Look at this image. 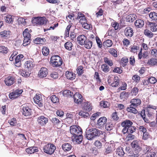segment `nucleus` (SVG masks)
I'll return each instance as SVG.
<instances>
[{"label":"nucleus","instance_id":"1","mask_svg":"<svg viewBox=\"0 0 157 157\" xmlns=\"http://www.w3.org/2000/svg\"><path fill=\"white\" fill-rule=\"evenodd\" d=\"M86 137L89 140H92L96 137L102 134V132L96 128H92L86 129Z\"/></svg>","mask_w":157,"mask_h":157},{"label":"nucleus","instance_id":"2","mask_svg":"<svg viewBox=\"0 0 157 157\" xmlns=\"http://www.w3.org/2000/svg\"><path fill=\"white\" fill-rule=\"evenodd\" d=\"M70 131L72 136H75L82 133V130L81 128L76 125H73L70 127Z\"/></svg>","mask_w":157,"mask_h":157},{"label":"nucleus","instance_id":"3","mask_svg":"<svg viewBox=\"0 0 157 157\" xmlns=\"http://www.w3.org/2000/svg\"><path fill=\"white\" fill-rule=\"evenodd\" d=\"M51 63L55 67L60 66L63 63V60L58 55L52 56L51 58Z\"/></svg>","mask_w":157,"mask_h":157},{"label":"nucleus","instance_id":"4","mask_svg":"<svg viewBox=\"0 0 157 157\" xmlns=\"http://www.w3.org/2000/svg\"><path fill=\"white\" fill-rule=\"evenodd\" d=\"M23 35L24 38L23 45L24 46H26L30 43L31 41V35L29 33L28 29L27 28L25 29L23 32Z\"/></svg>","mask_w":157,"mask_h":157},{"label":"nucleus","instance_id":"5","mask_svg":"<svg viewBox=\"0 0 157 157\" xmlns=\"http://www.w3.org/2000/svg\"><path fill=\"white\" fill-rule=\"evenodd\" d=\"M33 23L40 25H45L47 21L45 17H36L34 18L32 20Z\"/></svg>","mask_w":157,"mask_h":157},{"label":"nucleus","instance_id":"6","mask_svg":"<svg viewBox=\"0 0 157 157\" xmlns=\"http://www.w3.org/2000/svg\"><path fill=\"white\" fill-rule=\"evenodd\" d=\"M32 109L27 105H23L22 109V114L26 117H29L32 115Z\"/></svg>","mask_w":157,"mask_h":157},{"label":"nucleus","instance_id":"7","mask_svg":"<svg viewBox=\"0 0 157 157\" xmlns=\"http://www.w3.org/2000/svg\"><path fill=\"white\" fill-rule=\"evenodd\" d=\"M23 92L22 90L17 89L12 92L9 94V98L12 100L17 98Z\"/></svg>","mask_w":157,"mask_h":157},{"label":"nucleus","instance_id":"8","mask_svg":"<svg viewBox=\"0 0 157 157\" xmlns=\"http://www.w3.org/2000/svg\"><path fill=\"white\" fill-rule=\"evenodd\" d=\"M73 97L75 102L77 104H80L83 100L82 95L78 93H75Z\"/></svg>","mask_w":157,"mask_h":157},{"label":"nucleus","instance_id":"9","mask_svg":"<svg viewBox=\"0 0 157 157\" xmlns=\"http://www.w3.org/2000/svg\"><path fill=\"white\" fill-rule=\"evenodd\" d=\"M82 134L75 136H72V139L74 144H80L82 141Z\"/></svg>","mask_w":157,"mask_h":157},{"label":"nucleus","instance_id":"10","mask_svg":"<svg viewBox=\"0 0 157 157\" xmlns=\"http://www.w3.org/2000/svg\"><path fill=\"white\" fill-rule=\"evenodd\" d=\"M125 150V153L131 157H137L138 154H135L133 152V148H124Z\"/></svg>","mask_w":157,"mask_h":157},{"label":"nucleus","instance_id":"11","mask_svg":"<svg viewBox=\"0 0 157 157\" xmlns=\"http://www.w3.org/2000/svg\"><path fill=\"white\" fill-rule=\"evenodd\" d=\"M133 123L130 120H126L122 122L121 124V125L124 127V128L122 130V132L125 131L126 130L130 127L131 125H132Z\"/></svg>","mask_w":157,"mask_h":157},{"label":"nucleus","instance_id":"12","mask_svg":"<svg viewBox=\"0 0 157 157\" xmlns=\"http://www.w3.org/2000/svg\"><path fill=\"white\" fill-rule=\"evenodd\" d=\"M33 100L34 102L37 104L40 107L43 106V100L40 95H36L34 97Z\"/></svg>","mask_w":157,"mask_h":157},{"label":"nucleus","instance_id":"13","mask_svg":"<svg viewBox=\"0 0 157 157\" xmlns=\"http://www.w3.org/2000/svg\"><path fill=\"white\" fill-rule=\"evenodd\" d=\"M38 124L41 125H44L48 122V119L44 116L39 117L37 119Z\"/></svg>","mask_w":157,"mask_h":157},{"label":"nucleus","instance_id":"14","mask_svg":"<svg viewBox=\"0 0 157 157\" xmlns=\"http://www.w3.org/2000/svg\"><path fill=\"white\" fill-rule=\"evenodd\" d=\"M48 74V70L47 68L44 67H42L38 73V75L40 78H44L46 77Z\"/></svg>","mask_w":157,"mask_h":157},{"label":"nucleus","instance_id":"15","mask_svg":"<svg viewBox=\"0 0 157 157\" xmlns=\"http://www.w3.org/2000/svg\"><path fill=\"white\" fill-rule=\"evenodd\" d=\"M124 32L125 36L129 37L133 36L134 33L132 29L129 26L127 27L125 29Z\"/></svg>","mask_w":157,"mask_h":157},{"label":"nucleus","instance_id":"16","mask_svg":"<svg viewBox=\"0 0 157 157\" xmlns=\"http://www.w3.org/2000/svg\"><path fill=\"white\" fill-rule=\"evenodd\" d=\"M87 40V37L83 35L78 36L77 38V41L78 44L83 45Z\"/></svg>","mask_w":157,"mask_h":157},{"label":"nucleus","instance_id":"17","mask_svg":"<svg viewBox=\"0 0 157 157\" xmlns=\"http://www.w3.org/2000/svg\"><path fill=\"white\" fill-rule=\"evenodd\" d=\"M4 82L7 86H11L14 83L15 79L12 76H9L5 79Z\"/></svg>","mask_w":157,"mask_h":157},{"label":"nucleus","instance_id":"18","mask_svg":"<svg viewBox=\"0 0 157 157\" xmlns=\"http://www.w3.org/2000/svg\"><path fill=\"white\" fill-rule=\"evenodd\" d=\"M107 118L105 117H100L98 121V125L99 127H103L107 121Z\"/></svg>","mask_w":157,"mask_h":157},{"label":"nucleus","instance_id":"19","mask_svg":"<svg viewBox=\"0 0 157 157\" xmlns=\"http://www.w3.org/2000/svg\"><path fill=\"white\" fill-rule=\"evenodd\" d=\"M25 69L26 70H31L34 66L32 61L28 60L25 63Z\"/></svg>","mask_w":157,"mask_h":157},{"label":"nucleus","instance_id":"20","mask_svg":"<svg viewBox=\"0 0 157 157\" xmlns=\"http://www.w3.org/2000/svg\"><path fill=\"white\" fill-rule=\"evenodd\" d=\"M66 76L68 79L72 80L75 79V75L73 72L67 71L66 72Z\"/></svg>","mask_w":157,"mask_h":157},{"label":"nucleus","instance_id":"21","mask_svg":"<svg viewBox=\"0 0 157 157\" xmlns=\"http://www.w3.org/2000/svg\"><path fill=\"white\" fill-rule=\"evenodd\" d=\"M136 16L134 13L131 14L126 17L127 21L129 22H132L136 19Z\"/></svg>","mask_w":157,"mask_h":157},{"label":"nucleus","instance_id":"22","mask_svg":"<svg viewBox=\"0 0 157 157\" xmlns=\"http://www.w3.org/2000/svg\"><path fill=\"white\" fill-rule=\"evenodd\" d=\"M136 129V128L135 127L131 125L130 127H129L125 131H123V132L125 134L126 133H132L134 132H135Z\"/></svg>","mask_w":157,"mask_h":157},{"label":"nucleus","instance_id":"23","mask_svg":"<svg viewBox=\"0 0 157 157\" xmlns=\"http://www.w3.org/2000/svg\"><path fill=\"white\" fill-rule=\"evenodd\" d=\"M130 103L133 106L136 107L141 103V101L140 99H133L131 101Z\"/></svg>","mask_w":157,"mask_h":157},{"label":"nucleus","instance_id":"24","mask_svg":"<svg viewBox=\"0 0 157 157\" xmlns=\"http://www.w3.org/2000/svg\"><path fill=\"white\" fill-rule=\"evenodd\" d=\"M44 152L48 154H52L56 148H42Z\"/></svg>","mask_w":157,"mask_h":157},{"label":"nucleus","instance_id":"25","mask_svg":"<svg viewBox=\"0 0 157 157\" xmlns=\"http://www.w3.org/2000/svg\"><path fill=\"white\" fill-rule=\"evenodd\" d=\"M144 25V21L141 19L136 20L135 23V25L137 27L141 28Z\"/></svg>","mask_w":157,"mask_h":157},{"label":"nucleus","instance_id":"26","mask_svg":"<svg viewBox=\"0 0 157 157\" xmlns=\"http://www.w3.org/2000/svg\"><path fill=\"white\" fill-rule=\"evenodd\" d=\"M46 41V39L44 38H41L40 37H37L35 39L34 41V42L35 44H43Z\"/></svg>","mask_w":157,"mask_h":157},{"label":"nucleus","instance_id":"27","mask_svg":"<svg viewBox=\"0 0 157 157\" xmlns=\"http://www.w3.org/2000/svg\"><path fill=\"white\" fill-rule=\"evenodd\" d=\"M109 53L114 57L117 56V52L116 49L113 48L109 49L108 50Z\"/></svg>","mask_w":157,"mask_h":157},{"label":"nucleus","instance_id":"28","mask_svg":"<svg viewBox=\"0 0 157 157\" xmlns=\"http://www.w3.org/2000/svg\"><path fill=\"white\" fill-rule=\"evenodd\" d=\"M11 32L9 31L4 30L0 33V35L2 37L8 38L10 36Z\"/></svg>","mask_w":157,"mask_h":157},{"label":"nucleus","instance_id":"29","mask_svg":"<svg viewBox=\"0 0 157 157\" xmlns=\"http://www.w3.org/2000/svg\"><path fill=\"white\" fill-rule=\"evenodd\" d=\"M92 42L89 40H86L85 43L83 45H84V47L88 49H90L92 46Z\"/></svg>","mask_w":157,"mask_h":157},{"label":"nucleus","instance_id":"30","mask_svg":"<svg viewBox=\"0 0 157 157\" xmlns=\"http://www.w3.org/2000/svg\"><path fill=\"white\" fill-rule=\"evenodd\" d=\"M132 105H130L129 107L127 108L126 110L128 112L132 113L134 114L137 113V110L134 107H132Z\"/></svg>","mask_w":157,"mask_h":157},{"label":"nucleus","instance_id":"31","mask_svg":"<svg viewBox=\"0 0 157 157\" xmlns=\"http://www.w3.org/2000/svg\"><path fill=\"white\" fill-rule=\"evenodd\" d=\"M78 114L79 116L82 117L84 118H89L90 117V114L84 111H81Z\"/></svg>","mask_w":157,"mask_h":157},{"label":"nucleus","instance_id":"32","mask_svg":"<svg viewBox=\"0 0 157 157\" xmlns=\"http://www.w3.org/2000/svg\"><path fill=\"white\" fill-rule=\"evenodd\" d=\"M113 44V43L111 40L108 39L104 41L103 43V45L105 48H108L111 47Z\"/></svg>","mask_w":157,"mask_h":157},{"label":"nucleus","instance_id":"33","mask_svg":"<svg viewBox=\"0 0 157 157\" xmlns=\"http://www.w3.org/2000/svg\"><path fill=\"white\" fill-rule=\"evenodd\" d=\"M34 148H27L25 151L27 153L32 154L35 152H38V150L37 149H34Z\"/></svg>","mask_w":157,"mask_h":157},{"label":"nucleus","instance_id":"34","mask_svg":"<svg viewBox=\"0 0 157 157\" xmlns=\"http://www.w3.org/2000/svg\"><path fill=\"white\" fill-rule=\"evenodd\" d=\"M65 48L69 51H71L72 50V47L73 45L72 43L69 41L67 42L64 45Z\"/></svg>","mask_w":157,"mask_h":157},{"label":"nucleus","instance_id":"35","mask_svg":"<svg viewBox=\"0 0 157 157\" xmlns=\"http://www.w3.org/2000/svg\"><path fill=\"white\" fill-rule=\"evenodd\" d=\"M124 148H118L117 149V154L121 156H123L125 153L124 151Z\"/></svg>","mask_w":157,"mask_h":157},{"label":"nucleus","instance_id":"36","mask_svg":"<svg viewBox=\"0 0 157 157\" xmlns=\"http://www.w3.org/2000/svg\"><path fill=\"white\" fill-rule=\"evenodd\" d=\"M6 21L8 23H11L13 21V18L12 16L7 15L5 17Z\"/></svg>","mask_w":157,"mask_h":157},{"label":"nucleus","instance_id":"37","mask_svg":"<svg viewBox=\"0 0 157 157\" xmlns=\"http://www.w3.org/2000/svg\"><path fill=\"white\" fill-rule=\"evenodd\" d=\"M100 105L103 108H106L109 106L110 103L107 101H102L100 102Z\"/></svg>","mask_w":157,"mask_h":157},{"label":"nucleus","instance_id":"38","mask_svg":"<svg viewBox=\"0 0 157 157\" xmlns=\"http://www.w3.org/2000/svg\"><path fill=\"white\" fill-rule=\"evenodd\" d=\"M83 109L84 111L87 112L90 111L92 109L90 104L88 102L85 104L83 107Z\"/></svg>","mask_w":157,"mask_h":157},{"label":"nucleus","instance_id":"39","mask_svg":"<svg viewBox=\"0 0 157 157\" xmlns=\"http://www.w3.org/2000/svg\"><path fill=\"white\" fill-rule=\"evenodd\" d=\"M149 17L153 20H157V13L155 12H151L149 14Z\"/></svg>","mask_w":157,"mask_h":157},{"label":"nucleus","instance_id":"40","mask_svg":"<svg viewBox=\"0 0 157 157\" xmlns=\"http://www.w3.org/2000/svg\"><path fill=\"white\" fill-rule=\"evenodd\" d=\"M27 70L26 69H24V70H23L22 72L21 73V75L24 77H29L30 74H31L30 71H29L30 70H28V71H26Z\"/></svg>","mask_w":157,"mask_h":157},{"label":"nucleus","instance_id":"41","mask_svg":"<svg viewBox=\"0 0 157 157\" xmlns=\"http://www.w3.org/2000/svg\"><path fill=\"white\" fill-rule=\"evenodd\" d=\"M42 52L44 56H47L49 54V50L48 48L44 47L42 49Z\"/></svg>","mask_w":157,"mask_h":157},{"label":"nucleus","instance_id":"42","mask_svg":"<svg viewBox=\"0 0 157 157\" xmlns=\"http://www.w3.org/2000/svg\"><path fill=\"white\" fill-rule=\"evenodd\" d=\"M157 63V59L153 58H151L149 60H148L147 62V64L151 65H154Z\"/></svg>","mask_w":157,"mask_h":157},{"label":"nucleus","instance_id":"43","mask_svg":"<svg viewBox=\"0 0 157 157\" xmlns=\"http://www.w3.org/2000/svg\"><path fill=\"white\" fill-rule=\"evenodd\" d=\"M144 34L145 36L149 38H151L153 36V34L148 29H145L144 31Z\"/></svg>","mask_w":157,"mask_h":157},{"label":"nucleus","instance_id":"44","mask_svg":"<svg viewBox=\"0 0 157 157\" xmlns=\"http://www.w3.org/2000/svg\"><path fill=\"white\" fill-rule=\"evenodd\" d=\"M8 52L7 47L3 45H0V53L6 54Z\"/></svg>","mask_w":157,"mask_h":157},{"label":"nucleus","instance_id":"45","mask_svg":"<svg viewBox=\"0 0 157 157\" xmlns=\"http://www.w3.org/2000/svg\"><path fill=\"white\" fill-rule=\"evenodd\" d=\"M50 98L52 102L54 103L58 102L59 101V98L54 95L51 96Z\"/></svg>","mask_w":157,"mask_h":157},{"label":"nucleus","instance_id":"46","mask_svg":"<svg viewBox=\"0 0 157 157\" xmlns=\"http://www.w3.org/2000/svg\"><path fill=\"white\" fill-rule=\"evenodd\" d=\"M129 94V93L128 92H126L125 91H123L121 93L120 97L121 99L124 98H126L128 97Z\"/></svg>","mask_w":157,"mask_h":157},{"label":"nucleus","instance_id":"47","mask_svg":"<svg viewBox=\"0 0 157 157\" xmlns=\"http://www.w3.org/2000/svg\"><path fill=\"white\" fill-rule=\"evenodd\" d=\"M83 67L82 66H79L77 69V72L78 75H82L83 73Z\"/></svg>","mask_w":157,"mask_h":157},{"label":"nucleus","instance_id":"48","mask_svg":"<svg viewBox=\"0 0 157 157\" xmlns=\"http://www.w3.org/2000/svg\"><path fill=\"white\" fill-rule=\"evenodd\" d=\"M139 89L137 87H134L131 90V93L132 96H136L138 94Z\"/></svg>","mask_w":157,"mask_h":157},{"label":"nucleus","instance_id":"49","mask_svg":"<svg viewBox=\"0 0 157 157\" xmlns=\"http://www.w3.org/2000/svg\"><path fill=\"white\" fill-rule=\"evenodd\" d=\"M101 68L102 70L105 73L109 71V67L106 64L102 65Z\"/></svg>","mask_w":157,"mask_h":157},{"label":"nucleus","instance_id":"50","mask_svg":"<svg viewBox=\"0 0 157 157\" xmlns=\"http://www.w3.org/2000/svg\"><path fill=\"white\" fill-rule=\"evenodd\" d=\"M17 21L19 24H22L23 25H25L26 24V22L25 19L22 17L18 18Z\"/></svg>","mask_w":157,"mask_h":157},{"label":"nucleus","instance_id":"51","mask_svg":"<svg viewBox=\"0 0 157 157\" xmlns=\"http://www.w3.org/2000/svg\"><path fill=\"white\" fill-rule=\"evenodd\" d=\"M23 55L22 54L19 55L17 56L15 58V63L16 64L17 63H19V62L20 61L21 59L23 58Z\"/></svg>","mask_w":157,"mask_h":157},{"label":"nucleus","instance_id":"52","mask_svg":"<svg viewBox=\"0 0 157 157\" xmlns=\"http://www.w3.org/2000/svg\"><path fill=\"white\" fill-rule=\"evenodd\" d=\"M113 124H107L105 126V129L108 131H110L113 129Z\"/></svg>","mask_w":157,"mask_h":157},{"label":"nucleus","instance_id":"53","mask_svg":"<svg viewBox=\"0 0 157 157\" xmlns=\"http://www.w3.org/2000/svg\"><path fill=\"white\" fill-rule=\"evenodd\" d=\"M139 144V142L137 140H134L131 143L132 147H140Z\"/></svg>","mask_w":157,"mask_h":157},{"label":"nucleus","instance_id":"54","mask_svg":"<svg viewBox=\"0 0 157 157\" xmlns=\"http://www.w3.org/2000/svg\"><path fill=\"white\" fill-rule=\"evenodd\" d=\"M51 121L54 124H58L60 122V121L59 119L56 117L52 118L51 119Z\"/></svg>","mask_w":157,"mask_h":157},{"label":"nucleus","instance_id":"55","mask_svg":"<svg viewBox=\"0 0 157 157\" xmlns=\"http://www.w3.org/2000/svg\"><path fill=\"white\" fill-rule=\"evenodd\" d=\"M148 80L149 82L152 84H154L157 82L156 78L153 77H150Z\"/></svg>","mask_w":157,"mask_h":157},{"label":"nucleus","instance_id":"56","mask_svg":"<svg viewBox=\"0 0 157 157\" xmlns=\"http://www.w3.org/2000/svg\"><path fill=\"white\" fill-rule=\"evenodd\" d=\"M96 39L98 47L99 48L102 47V45L100 39L98 37H96Z\"/></svg>","mask_w":157,"mask_h":157},{"label":"nucleus","instance_id":"57","mask_svg":"<svg viewBox=\"0 0 157 157\" xmlns=\"http://www.w3.org/2000/svg\"><path fill=\"white\" fill-rule=\"evenodd\" d=\"M104 60L105 63L108 64L110 66H112L113 65L112 61L109 60V59L106 57H105L104 58Z\"/></svg>","mask_w":157,"mask_h":157},{"label":"nucleus","instance_id":"58","mask_svg":"<svg viewBox=\"0 0 157 157\" xmlns=\"http://www.w3.org/2000/svg\"><path fill=\"white\" fill-rule=\"evenodd\" d=\"M8 122L11 126H15V124L17 123V121L15 118H12L11 120H9Z\"/></svg>","mask_w":157,"mask_h":157},{"label":"nucleus","instance_id":"59","mask_svg":"<svg viewBox=\"0 0 157 157\" xmlns=\"http://www.w3.org/2000/svg\"><path fill=\"white\" fill-rule=\"evenodd\" d=\"M100 114V113L99 112H97L96 113H94L90 117V119L92 120H94Z\"/></svg>","mask_w":157,"mask_h":157},{"label":"nucleus","instance_id":"60","mask_svg":"<svg viewBox=\"0 0 157 157\" xmlns=\"http://www.w3.org/2000/svg\"><path fill=\"white\" fill-rule=\"evenodd\" d=\"M132 79L136 82H138L140 79V77L137 75H135L132 76Z\"/></svg>","mask_w":157,"mask_h":157},{"label":"nucleus","instance_id":"61","mask_svg":"<svg viewBox=\"0 0 157 157\" xmlns=\"http://www.w3.org/2000/svg\"><path fill=\"white\" fill-rule=\"evenodd\" d=\"M14 44L15 46V48H17L18 49L21 44V40H18L16 41Z\"/></svg>","mask_w":157,"mask_h":157},{"label":"nucleus","instance_id":"62","mask_svg":"<svg viewBox=\"0 0 157 157\" xmlns=\"http://www.w3.org/2000/svg\"><path fill=\"white\" fill-rule=\"evenodd\" d=\"M112 118L113 120L115 121H117L118 120L119 117L117 116V112H115L113 113L112 114Z\"/></svg>","mask_w":157,"mask_h":157},{"label":"nucleus","instance_id":"63","mask_svg":"<svg viewBox=\"0 0 157 157\" xmlns=\"http://www.w3.org/2000/svg\"><path fill=\"white\" fill-rule=\"evenodd\" d=\"M113 72L117 73L119 74H121L122 72V70H121L120 68L119 67H116L114 68L113 70Z\"/></svg>","mask_w":157,"mask_h":157},{"label":"nucleus","instance_id":"64","mask_svg":"<svg viewBox=\"0 0 157 157\" xmlns=\"http://www.w3.org/2000/svg\"><path fill=\"white\" fill-rule=\"evenodd\" d=\"M58 74L56 72H54L51 73L50 76L54 79L57 78L58 77Z\"/></svg>","mask_w":157,"mask_h":157}]
</instances>
